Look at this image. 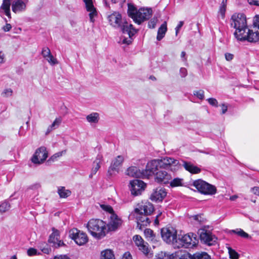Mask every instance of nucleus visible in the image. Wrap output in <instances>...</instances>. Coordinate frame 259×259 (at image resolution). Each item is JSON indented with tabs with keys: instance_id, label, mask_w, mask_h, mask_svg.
Listing matches in <instances>:
<instances>
[{
	"instance_id": "obj_61",
	"label": "nucleus",
	"mask_w": 259,
	"mask_h": 259,
	"mask_svg": "<svg viewBox=\"0 0 259 259\" xmlns=\"http://www.w3.org/2000/svg\"><path fill=\"white\" fill-rule=\"evenodd\" d=\"M222 107V114H225L228 110V106L225 104H222L221 105Z\"/></svg>"
},
{
	"instance_id": "obj_15",
	"label": "nucleus",
	"mask_w": 259,
	"mask_h": 259,
	"mask_svg": "<svg viewBox=\"0 0 259 259\" xmlns=\"http://www.w3.org/2000/svg\"><path fill=\"white\" fill-rule=\"evenodd\" d=\"M166 194L167 192L164 188L158 187L153 190L150 199L153 202H161L165 197Z\"/></svg>"
},
{
	"instance_id": "obj_25",
	"label": "nucleus",
	"mask_w": 259,
	"mask_h": 259,
	"mask_svg": "<svg viewBox=\"0 0 259 259\" xmlns=\"http://www.w3.org/2000/svg\"><path fill=\"white\" fill-rule=\"evenodd\" d=\"M138 249L148 258H151L153 256V253L151 251V249L149 248V244L145 241H144L143 245L140 246V247Z\"/></svg>"
},
{
	"instance_id": "obj_64",
	"label": "nucleus",
	"mask_w": 259,
	"mask_h": 259,
	"mask_svg": "<svg viewBox=\"0 0 259 259\" xmlns=\"http://www.w3.org/2000/svg\"><path fill=\"white\" fill-rule=\"evenodd\" d=\"M122 259H132V255L130 252H126L123 254Z\"/></svg>"
},
{
	"instance_id": "obj_1",
	"label": "nucleus",
	"mask_w": 259,
	"mask_h": 259,
	"mask_svg": "<svg viewBox=\"0 0 259 259\" xmlns=\"http://www.w3.org/2000/svg\"><path fill=\"white\" fill-rule=\"evenodd\" d=\"M180 168V164L178 160L165 157L149 161L146 166L145 175L146 178L154 175L155 181L157 183L167 184L172 177L163 169H169L172 171H176Z\"/></svg>"
},
{
	"instance_id": "obj_21",
	"label": "nucleus",
	"mask_w": 259,
	"mask_h": 259,
	"mask_svg": "<svg viewBox=\"0 0 259 259\" xmlns=\"http://www.w3.org/2000/svg\"><path fill=\"white\" fill-rule=\"evenodd\" d=\"M26 4L22 0H16L12 2V9L15 13H20L25 10Z\"/></svg>"
},
{
	"instance_id": "obj_9",
	"label": "nucleus",
	"mask_w": 259,
	"mask_h": 259,
	"mask_svg": "<svg viewBox=\"0 0 259 259\" xmlns=\"http://www.w3.org/2000/svg\"><path fill=\"white\" fill-rule=\"evenodd\" d=\"M48 153L45 146L37 148L31 158V161L34 164L42 163L47 158Z\"/></svg>"
},
{
	"instance_id": "obj_44",
	"label": "nucleus",
	"mask_w": 259,
	"mask_h": 259,
	"mask_svg": "<svg viewBox=\"0 0 259 259\" xmlns=\"http://www.w3.org/2000/svg\"><path fill=\"white\" fill-rule=\"evenodd\" d=\"M12 94L13 90L10 88H8L6 89L3 91V92L2 93V96L3 97L7 98L12 96Z\"/></svg>"
},
{
	"instance_id": "obj_53",
	"label": "nucleus",
	"mask_w": 259,
	"mask_h": 259,
	"mask_svg": "<svg viewBox=\"0 0 259 259\" xmlns=\"http://www.w3.org/2000/svg\"><path fill=\"white\" fill-rule=\"evenodd\" d=\"M253 25L259 29V15H256L253 18Z\"/></svg>"
},
{
	"instance_id": "obj_46",
	"label": "nucleus",
	"mask_w": 259,
	"mask_h": 259,
	"mask_svg": "<svg viewBox=\"0 0 259 259\" xmlns=\"http://www.w3.org/2000/svg\"><path fill=\"white\" fill-rule=\"evenodd\" d=\"M66 150H63L62 151L57 152L55 154H54L50 158L49 160H52L54 161L57 158L60 157L63 155V154H65Z\"/></svg>"
},
{
	"instance_id": "obj_52",
	"label": "nucleus",
	"mask_w": 259,
	"mask_h": 259,
	"mask_svg": "<svg viewBox=\"0 0 259 259\" xmlns=\"http://www.w3.org/2000/svg\"><path fill=\"white\" fill-rule=\"evenodd\" d=\"M226 10V7L221 6L219 13L221 15L223 18L225 17V12Z\"/></svg>"
},
{
	"instance_id": "obj_11",
	"label": "nucleus",
	"mask_w": 259,
	"mask_h": 259,
	"mask_svg": "<svg viewBox=\"0 0 259 259\" xmlns=\"http://www.w3.org/2000/svg\"><path fill=\"white\" fill-rule=\"evenodd\" d=\"M231 25L236 29L247 25L245 15L243 14L233 15L231 19Z\"/></svg>"
},
{
	"instance_id": "obj_4",
	"label": "nucleus",
	"mask_w": 259,
	"mask_h": 259,
	"mask_svg": "<svg viewBox=\"0 0 259 259\" xmlns=\"http://www.w3.org/2000/svg\"><path fill=\"white\" fill-rule=\"evenodd\" d=\"M87 227L91 234L97 239L103 238L107 232L106 223L100 219L90 220Z\"/></svg>"
},
{
	"instance_id": "obj_60",
	"label": "nucleus",
	"mask_w": 259,
	"mask_h": 259,
	"mask_svg": "<svg viewBox=\"0 0 259 259\" xmlns=\"http://www.w3.org/2000/svg\"><path fill=\"white\" fill-rule=\"evenodd\" d=\"M251 191L252 192L255 194L259 196V187H254L251 189Z\"/></svg>"
},
{
	"instance_id": "obj_5",
	"label": "nucleus",
	"mask_w": 259,
	"mask_h": 259,
	"mask_svg": "<svg viewBox=\"0 0 259 259\" xmlns=\"http://www.w3.org/2000/svg\"><path fill=\"white\" fill-rule=\"evenodd\" d=\"M178 241V242L175 244V247L177 248H193L198 243L197 236L194 233H188L184 235L181 238H179Z\"/></svg>"
},
{
	"instance_id": "obj_51",
	"label": "nucleus",
	"mask_w": 259,
	"mask_h": 259,
	"mask_svg": "<svg viewBox=\"0 0 259 259\" xmlns=\"http://www.w3.org/2000/svg\"><path fill=\"white\" fill-rule=\"evenodd\" d=\"M180 74L182 77H185L187 75V70L185 68L182 67L180 69Z\"/></svg>"
},
{
	"instance_id": "obj_2",
	"label": "nucleus",
	"mask_w": 259,
	"mask_h": 259,
	"mask_svg": "<svg viewBox=\"0 0 259 259\" xmlns=\"http://www.w3.org/2000/svg\"><path fill=\"white\" fill-rule=\"evenodd\" d=\"M110 25L115 28H120L123 33H127L130 36L137 33L136 29L131 24L122 18L121 15L117 12H114L107 17Z\"/></svg>"
},
{
	"instance_id": "obj_27",
	"label": "nucleus",
	"mask_w": 259,
	"mask_h": 259,
	"mask_svg": "<svg viewBox=\"0 0 259 259\" xmlns=\"http://www.w3.org/2000/svg\"><path fill=\"white\" fill-rule=\"evenodd\" d=\"M188 256L190 259H210V256L206 252H197L193 255L188 253Z\"/></svg>"
},
{
	"instance_id": "obj_49",
	"label": "nucleus",
	"mask_w": 259,
	"mask_h": 259,
	"mask_svg": "<svg viewBox=\"0 0 259 259\" xmlns=\"http://www.w3.org/2000/svg\"><path fill=\"white\" fill-rule=\"evenodd\" d=\"M208 102L210 105L214 107H218V102L215 99L213 98H208L207 100Z\"/></svg>"
},
{
	"instance_id": "obj_26",
	"label": "nucleus",
	"mask_w": 259,
	"mask_h": 259,
	"mask_svg": "<svg viewBox=\"0 0 259 259\" xmlns=\"http://www.w3.org/2000/svg\"><path fill=\"white\" fill-rule=\"evenodd\" d=\"M246 40L250 42H255L259 40V32L258 31L254 32L251 30H248L247 36Z\"/></svg>"
},
{
	"instance_id": "obj_13",
	"label": "nucleus",
	"mask_w": 259,
	"mask_h": 259,
	"mask_svg": "<svg viewBox=\"0 0 259 259\" xmlns=\"http://www.w3.org/2000/svg\"><path fill=\"white\" fill-rule=\"evenodd\" d=\"M52 233L50 235L48 242L53 244V246L56 248L65 246L63 241L60 239V231L53 227L52 228Z\"/></svg>"
},
{
	"instance_id": "obj_7",
	"label": "nucleus",
	"mask_w": 259,
	"mask_h": 259,
	"mask_svg": "<svg viewBox=\"0 0 259 259\" xmlns=\"http://www.w3.org/2000/svg\"><path fill=\"white\" fill-rule=\"evenodd\" d=\"M69 234L70 238L73 240L78 245H83L88 241L87 235L77 229H71L69 231Z\"/></svg>"
},
{
	"instance_id": "obj_28",
	"label": "nucleus",
	"mask_w": 259,
	"mask_h": 259,
	"mask_svg": "<svg viewBox=\"0 0 259 259\" xmlns=\"http://www.w3.org/2000/svg\"><path fill=\"white\" fill-rule=\"evenodd\" d=\"M167 31V26L166 22H164L158 28L157 35V39L158 41L161 40L165 36Z\"/></svg>"
},
{
	"instance_id": "obj_31",
	"label": "nucleus",
	"mask_w": 259,
	"mask_h": 259,
	"mask_svg": "<svg viewBox=\"0 0 259 259\" xmlns=\"http://www.w3.org/2000/svg\"><path fill=\"white\" fill-rule=\"evenodd\" d=\"M58 193L60 198H67L71 195V191L66 189L64 187H59L58 188Z\"/></svg>"
},
{
	"instance_id": "obj_36",
	"label": "nucleus",
	"mask_w": 259,
	"mask_h": 259,
	"mask_svg": "<svg viewBox=\"0 0 259 259\" xmlns=\"http://www.w3.org/2000/svg\"><path fill=\"white\" fill-rule=\"evenodd\" d=\"M133 240L135 245L138 247V248L140 247V246L143 245L144 241L143 238L139 235H135L133 237Z\"/></svg>"
},
{
	"instance_id": "obj_23",
	"label": "nucleus",
	"mask_w": 259,
	"mask_h": 259,
	"mask_svg": "<svg viewBox=\"0 0 259 259\" xmlns=\"http://www.w3.org/2000/svg\"><path fill=\"white\" fill-rule=\"evenodd\" d=\"M183 166L185 169L192 174H197L201 172V168L194 165L190 162L183 161Z\"/></svg>"
},
{
	"instance_id": "obj_41",
	"label": "nucleus",
	"mask_w": 259,
	"mask_h": 259,
	"mask_svg": "<svg viewBox=\"0 0 259 259\" xmlns=\"http://www.w3.org/2000/svg\"><path fill=\"white\" fill-rule=\"evenodd\" d=\"M41 54L45 59H46L47 57L52 55L50 49L47 47H44L42 49Z\"/></svg>"
},
{
	"instance_id": "obj_63",
	"label": "nucleus",
	"mask_w": 259,
	"mask_h": 259,
	"mask_svg": "<svg viewBox=\"0 0 259 259\" xmlns=\"http://www.w3.org/2000/svg\"><path fill=\"white\" fill-rule=\"evenodd\" d=\"M54 259H70L66 255H59L54 256Z\"/></svg>"
},
{
	"instance_id": "obj_34",
	"label": "nucleus",
	"mask_w": 259,
	"mask_h": 259,
	"mask_svg": "<svg viewBox=\"0 0 259 259\" xmlns=\"http://www.w3.org/2000/svg\"><path fill=\"white\" fill-rule=\"evenodd\" d=\"M144 234L147 239L149 240L153 241L155 238V235L153 231L150 229H146L144 231Z\"/></svg>"
},
{
	"instance_id": "obj_50",
	"label": "nucleus",
	"mask_w": 259,
	"mask_h": 259,
	"mask_svg": "<svg viewBox=\"0 0 259 259\" xmlns=\"http://www.w3.org/2000/svg\"><path fill=\"white\" fill-rule=\"evenodd\" d=\"M157 21V19H152L148 23L149 27L150 28H154L156 25Z\"/></svg>"
},
{
	"instance_id": "obj_14",
	"label": "nucleus",
	"mask_w": 259,
	"mask_h": 259,
	"mask_svg": "<svg viewBox=\"0 0 259 259\" xmlns=\"http://www.w3.org/2000/svg\"><path fill=\"white\" fill-rule=\"evenodd\" d=\"M122 224V220L115 213L110 215L109 221L107 224V231H114L119 228Z\"/></svg>"
},
{
	"instance_id": "obj_37",
	"label": "nucleus",
	"mask_w": 259,
	"mask_h": 259,
	"mask_svg": "<svg viewBox=\"0 0 259 259\" xmlns=\"http://www.w3.org/2000/svg\"><path fill=\"white\" fill-rule=\"evenodd\" d=\"M103 160V156L101 154H98L94 161L93 162V165L95 166H97V167L100 168L101 167V164L102 163V162Z\"/></svg>"
},
{
	"instance_id": "obj_12",
	"label": "nucleus",
	"mask_w": 259,
	"mask_h": 259,
	"mask_svg": "<svg viewBox=\"0 0 259 259\" xmlns=\"http://www.w3.org/2000/svg\"><path fill=\"white\" fill-rule=\"evenodd\" d=\"M146 184L140 180H134L130 183V188L131 194L134 196L140 195L144 190Z\"/></svg>"
},
{
	"instance_id": "obj_6",
	"label": "nucleus",
	"mask_w": 259,
	"mask_h": 259,
	"mask_svg": "<svg viewBox=\"0 0 259 259\" xmlns=\"http://www.w3.org/2000/svg\"><path fill=\"white\" fill-rule=\"evenodd\" d=\"M193 185L202 194L205 195H213L217 192L215 186L210 185L202 180H196Z\"/></svg>"
},
{
	"instance_id": "obj_47",
	"label": "nucleus",
	"mask_w": 259,
	"mask_h": 259,
	"mask_svg": "<svg viewBox=\"0 0 259 259\" xmlns=\"http://www.w3.org/2000/svg\"><path fill=\"white\" fill-rule=\"evenodd\" d=\"M45 59L52 65L58 64L57 59L55 58L52 55H50Z\"/></svg>"
},
{
	"instance_id": "obj_54",
	"label": "nucleus",
	"mask_w": 259,
	"mask_h": 259,
	"mask_svg": "<svg viewBox=\"0 0 259 259\" xmlns=\"http://www.w3.org/2000/svg\"><path fill=\"white\" fill-rule=\"evenodd\" d=\"M183 25H184L183 21H181L179 22L178 25L175 28L176 35H178V33H179V30H180V29L181 28V27L183 26Z\"/></svg>"
},
{
	"instance_id": "obj_45",
	"label": "nucleus",
	"mask_w": 259,
	"mask_h": 259,
	"mask_svg": "<svg viewBox=\"0 0 259 259\" xmlns=\"http://www.w3.org/2000/svg\"><path fill=\"white\" fill-rule=\"evenodd\" d=\"M27 254L29 256H33L36 255H40L41 253L38 252L37 250L34 248H29L27 251Z\"/></svg>"
},
{
	"instance_id": "obj_22",
	"label": "nucleus",
	"mask_w": 259,
	"mask_h": 259,
	"mask_svg": "<svg viewBox=\"0 0 259 259\" xmlns=\"http://www.w3.org/2000/svg\"><path fill=\"white\" fill-rule=\"evenodd\" d=\"M86 6L87 10L90 12L89 17L92 22H94V17L97 14V12L94 8L92 0H83Z\"/></svg>"
},
{
	"instance_id": "obj_19",
	"label": "nucleus",
	"mask_w": 259,
	"mask_h": 259,
	"mask_svg": "<svg viewBox=\"0 0 259 259\" xmlns=\"http://www.w3.org/2000/svg\"><path fill=\"white\" fill-rule=\"evenodd\" d=\"M125 174L131 177L136 178H146V169L144 170L141 171L137 167L130 166L125 171Z\"/></svg>"
},
{
	"instance_id": "obj_48",
	"label": "nucleus",
	"mask_w": 259,
	"mask_h": 259,
	"mask_svg": "<svg viewBox=\"0 0 259 259\" xmlns=\"http://www.w3.org/2000/svg\"><path fill=\"white\" fill-rule=\"evenodd\" d=\"M194 95L196 96L199 99L202 100L204 97V92L202 90L195 91L194 92Z\"/></svg>"
},
{
	"instance_id": "obj_62",
	"label": "nucleus",
	"mask_w": 259,
	"mask_h": 259,
	"mask_svg": "<svg viewBox=\"0 0 259 259\" xmlns=\"http://www.w3.org/2000/svg\"><path fill=\"white\" fill-rule=\"evenodd\" d=\"M41 186L39 183H35L30 186V188L31 189H38L40 188Z\"/></svg>"
},
{
	"instance_id": "obj_24",
	"label": "nucleus",
	"mask_w": 259,
	"mask_h": 259,
	"mask_svg": "<svg viewBox=\"0 0 259 259\" xmlns=\"http://www.w3.org/2000/svg\"><path fill=\"white\" fill-rule=\"evenodd\" d=\"M11 0H3V4L1 7V11H3L5 15L9 18H11L10 6Z\"/></svg>"
},
{
	"instance_id": "obj_56",
	"label": "nucleus",
	"mask_w": 259,
	"mask_h": 259,
	"mask_svg": "<svg viewBox=\"0 0 259 259\" xmlns=\"http://www.w3.org/2000/svg\"><path fill=\"white\" fill-rule=\"evenodd\" d=\"M128 36H129V38H123V39L122 40V44L130 45L132 42L131 37L133 36H130L128 35Z\"/></svg>"
},
{
	"instance_id": "obj_3",
	"label": "nucleus",
	"mask_w": 259,
	"mask_h": 259,
	"mask_svg": "<svg viewBox=\"0 0 259 259\" xmlns=\"http://www.w3.org/2000/svg\"><path fill=\"white\" fill-rule=\"evenodd\" d=\"M127 14L136 23L140 25L150 18L152 14V10L151 8H145L137 10L134 5L128 4Z\"/></svg>"
},
{
	"instance_id": "obj_43",
	"label": "nucleus",
	"mask_w": 259,
	"mask_h": 259,
	"mask_svg": "<svg viewBox=\"0 0 259 259\" xmlns=\"http://www.w3.org/2000/svg\"><path fill=\"white\" fill-rule=\"evenodd\" d=\"M155 259H169V257L166 252L161 251L155 255Z\"/></svg>"
},
{
	"instance_id": "obj_17",
	"label": "nucleus",
	"mask_w": 259,
	"mask_h": 259,
	"mask_svg": "<svg viewBox=\"0 0 259 259\" xmlns=\"http://www.w3.org/2000/svg\"><path fill=\"white\" fill-rule=\"evenodd\" d=\"M200 239L202 242L209 246L214 245L217 240V238L214 235L204 230L200 232Z\"/></svg>"
},
{
	"instance_id": "obj_35",
	"label": "nucleus",
	"mask_w": 259,
	"mask_h": 259,
	"mask_svg": "<svg viewBox=\"0 0 259 259\" xmlns=\"http://www.w3.org/2000/svg\"><path fill=\"white\" fill-rule=\"evenodd\" d=\"M232 232L244 238H250L249 235L247 233L245 232L243 230L241 229L233 230Z\"/></svg>"
},
{
	"instance_id": "obj_20",
	"label": "nucleus",
	"mask_w": 259,
	"mask_h": 259,
	"mask_svg": "<svg viewBox=\"0 0 259 259\" xmlns=\"http://www.w3.org/2000/svg\"><path fill=\"white\" fill-rule=\"evenodd\" d=\"M249 30V29L247 25L245 27H243L242 28H238L236 29L234 33V36L238 40L244 41L246 40V38H247L246 36H247L248 30Z\"/></svg>"
},
{
	"instance_id": "obj_30",
	"label": "nucleus",
	"mask_w": 259,
	"mask_h": 259,
	"mask_svg": "<svg viewBox=\"0 0 259 259\" xmlns=\"http://www.w3.org/2000/svg\"><path fill=\"white\" fill-rule=\"evenodd\" d=\"M101 259H115L113 252L111 249H105L101 252Z\"/></svg>"
},
{
	"instance_id": "obj_39",
	"label": "nucleus",
	"mask_w": 259,
	"mask_h": 259,
	"mask_svg": "<svg viewBox=\"0 0 259 259\" xmlns=\"http://www.w3.org/2000/svg\"><path fill=\"white\" fill-rule=\"evenodd\" d=\"M100 207L104 211L109 212L110 215L115 213L112 207L109 205L101 204Z\"/></svg>"
},
{
	"instance_id": "obj_40",
	"label": "nucleus",
	"mask_w": 259,
	"mask_h": 259,
	"mask_svg": "<svg viewBox=\"0 0 259 259\" xmlns=\"http://www.w3.org/2000/svg\"><path fill=\"white\" fill-rule=\"evenodd\" d=\"M183 179L180 178H175L170 182V185L174 187H177L182 185Z\"/></svg>"
},
{
	"instance_id": "obj_33",
	"label": "nucleus",
	"mask_w": 259,
	"mask_h": 259,
	"mask_svg": "<svg viewBox=\"0 0 259 259\" xmlns=\"http://www.w3.org/2000/svg\"><path fill=\"white\" fill-rule=\"evenodd\" d=\"M61 121L62 119L60 117L56 118L52 124L48 127L47 133H49L53 129L58 127L61 123Z\"/></svg>"
},
{
	"instance_id": "obj_10",
	"label": "nucleus",
	"mask_w": 259,
	"mask_h": 259,
	"mask_svg": "<svg viewBox=\"0 0 259 259\" xmlns=\"http://www.w3.org/2000/svg\"><path fill=\"white\" fill-rule=\"evenodd\" d=\"M124 161L122 156L118 155L111 162L110 166L108 170V175L110 177L116 175L119 171Z\"/></svg>"
},
{
	"instance_id": "obj_32",
	"label": "nucleus",
	"mask_w": 259,
	"mask_h": 259,
	"mask_svg": "<svg viewBox=\"0 0 259 259\" xmlns=\"http://www.w3.org/2000/svg\"><path fill=\"white\" fill-rule=\"evenodd\" d=\"M38 247L41 251L45 254H49L51 251V248L46 242L39 243Z\"/></svg>"
},
{
	"instance_id": "obj_16",
	"label": "nucleus",
	"mask_w": 259,
	"mask_h": 259,
	"mask_svg": "<svg viewBox=\"0 0 259 259\" xmlns=\"http://www.w3.org/2000/svg\"><path fill=\"white\" fill-rule=\"evenodd\" d=\"M154 210V206L152 203L149 202H145L139 204L134 211L135 213H142L147 215H150Z\"/></svg>"
},
{
	"instance_id": "obj_58",
	"label": "nucleus",
	"mask_w": 259,
	"mask_h": 259,
	"mask_svg": "<svg viewBox=\"0 0 259 259\" xmlns=\"http://www.w3.org/2000/svg\"><path fill=\"white\" fill-rule=\"evenodd\" d=\"M11 25L10 24L7 23L4 26H3L2 29L5 32H8L11 29Z\"/></svg>"
},
{
	"instance_id": "obj_8",
	"label": "nucleus",
	"mask_w": 259,
	"mask_h": 259,
	"mask_svg": "<svg viewBox=\"0 0 259 259\" xmlns=\"http://www.w3.org/2000/svg\"><path fill=\"white\" fill-rule=\"evenodd\" d=\"M163 240L168 243H172L175 246L178 242L177 239V231L172 227L164 228L161 230Z\"/></svg>"
},
{
	"instance_id": "obj_55",
	"label": "nucleus",
	"mask_w": 259,
	"mask_h": 259,
	"mask_svg": "<svg viewBox=\"0 0 259 259\" xmlns=\"http://www.w3.org/2000/svg\"><path fill=\"white\" fill-rule=\"evenodd\" d=\"M225 59L227 61H230L233 59L234 55L232 54L226 53L225 54Z\"/></svg>"
},
{
	"instance_id": "obj_29",
	"label": "nucleus",
	"mask_w": 259,
	"mask_h": 259,
	"mask_svg": "<svg viewBox=\"0 0 259 259\" xmlns=\"http://www.w3.org/2000/svg\"><path fill=\"white\" fill-rule=\"evenodd\" d=\"M87 120L90 123H97L99 120L100 117L99 113L93 112L86 117Z\"/></svg>"
},
{
	"instance_id": "obj_18",
	"label": "nucleus",
	"mask_w": 259,
	"mask_h": 259,
	"mask_svg": "<svg viewBox=\"0 0 259 259\" xmlns=\"http://www.w3.org/2000/svg\"><path fill=\"white\" fill-rule=\"evenodd\" d=\"M136 218L137 221V227L142 230L145 226H148L151 222L150 219L148 217L149 215L143 214L142 213H135Z\"/></svg>"
},
{
	"instance_id": "obj_42",
	"label": "nucleus",
	"mask_w": 259,
	"mask_h": 259,
	"mask_svg": "<svg viewBox=\"0 0 259 259\" xmlns=\"http://www.w3.org/2000/svg\"><path fill=\"white\" fill-rule=\"evenodd\" d=\"M228 250L230 257L231 259H238L239 258V254L235 250L229 247Z\"/></svg>"
},
{
	"instance_id": "obj_57",
	"label": "nucleus",
	"mask_w": 259,
	"mask_h": 259,
	"mask_svg": "<svg viewBox=\"0 0 259 259\" xmlns=\"http://www.w3.org/2000/svg\"><path fill=\"white\" fill-rule=\"evenodd\" d=\"M192 218L195 221H197L199 223L202 222V218L200 215H193L192 217Z\"/></svg>"
},
{
	"instance_id": "obj_59",
	"label": "nucleus",
	"mask_w": 259,
	"mask_h": 259,
	"mask_svg": "<svg viewBox=\"0 0 259 259\" xmlns=\"http://www.w3.org/2000/svg\"><path fill=\"white\" fill-rule=\"evenodd\" d=\"M99 168H100L97 167V166L96 167V166L93 165V167H92V169L91 170V174L90 175V177L91 178L93 175H95L97 173V172L98 171V170L99 169Z\"/></svg>"
},
{
	"instance_id": "obj_38",
	"label": "nucleus",
	"mask_w": 259,
	"mask_h": 259,
	"mask_svg": "<svg viewBox=\"0 0 259 259\" xmlns=\"http://www.w3.org/2000/svg\"><path fill=\"white\" fill-rule=\"evenodd\" d=\"M10 205L7 202H4L0 205V213H4L10 209Z\"/></svg>"
}]
</instances>
